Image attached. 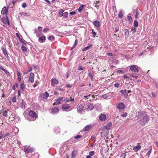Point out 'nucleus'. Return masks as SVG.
<instances>
[{
  "instance_id": "nucleus-1",
  "label": "nucleus",
  "mask_w": 158,
  "mask_h": 158,
  "mask_svg": "<svg viewBox=\"0 0 158 158\" xmlns=\"http://www.w3.org/2000/svg\"><path fill=\"white\" fill-rule=\"evenodd\" d=\"M138 118L139 120V124L142 125H144L149 120V116L143 112H138Z\"/></svg>"
},
{
  "instance_id": "nucleus-2",
  "label": "nucleus",
  "mask_w": 158,
  "mask_h": 158,
  "mask_svg": "<svg viewBox=\"0 0 158 158\" xmlns=\"http://www.w3.org/2000/svg\"><path fill=\"white\" fill-rule=\"evenodd\" d=\"M29 117L27 118V119L30 121H34L37 118V114L33 110H31L29 112Z\"/></svg>"
},
{
  "instance_id": "nucleus-3",
  "label": "nucleus",
  "mask_w": 158,
  "mask_h": 158,
  "mask_svg": "<svg viewBox=\"0 0 158 158\" xmlns=\"http://www.w3.org/2000/svg\"><path fill=\"white\" fill-rule=\"evenodd\" d=\"M64 10L62 9H61L58 11V15L60 17L63 16L64 18H67L68 16L69 13L67 12H64Z\"/></svg>"
},
{
  "instance_id": "nucleus-4",
  "label": "nucleus",
  "mask_w": 158,
  "mask_h": 158,
  "mask_svg": "<svg viewBox=\"0 0 158 158\" xmlns=\"http://www.w3.org/2000/svg\"><path fill=\"white\" fill-rule=\"evenodd\" d=\"M64 97H60L58 98L56 100L55 102L53 104V105H58L60 104L61 102L63 101Z\"/></svg>"
},
{
  "instance_id": "nucleus-5",
  "label": "nucleus",
  "mask_w": 158,
  "mask_h": 158,
  "mask_svg": "<svg viewBox=\"0 0 158 158\" xmlns=\"http://www.w3.org/2000/svg\"><path fill=\"white\" fill-rule=\"evenodd\" d=\"M117 108L120 110H124L125 108V106L123 103L121 102L118 104L117 106Z\"/></svg>"
},
{
  "instance_id": "nucleus-6",
  "label": "nucleus",
  "mask_w": 158,
  "mask_h": 158,
  "mask_svg": "<svg viewBox=\"0 0 158 158\" xmlns=\"http://www.w3.org/2000/svg\"><path fill=\"white\" fill-rule=\"evenodd\" d=\"M70 106L67 104H63L62 106V110L64 111H68V110L70 109Z\"/></svg>"
},
{
  "instance_id": "nucleus-7",
  "label": "nucleus",
  "mask_w": 158,
  "mask_h": 158,
  "mask_svg": "<svg viewBox=\"0 0 158 158\" xmlns=\"http://www.w3.org/2000/svg\"><path fill=\"white\" fill-rule=\"evenodd\" d=\"M120 92L121 95L124 97L127 98L128 96V94H127V90H121Z\"/></svg>"
},
{
  "instance_id": "nucleus-8",
  "label": "nucleus",
  "mask_w": 158,
  "mask_h": 158,
  "mask_svg": "<svg viewBox=\"0 0 158 158\" xmlns=\"http://www.w3.org/2000/svg\"><path fill=\"white\" fill-rule=\"evenodd\" d=\"M2 21L5 24L8 25L10 24L9 20L7 17H3L2 18Z\"/></svg>"
},
{
  "instance_id": "nucleus-9",
  "label": "nucleus",
  "mask_w": 158,
  "mask_h": 158,
  "mask_svg": "<svg viewBox=\"0 0 158 158\" xmlns=\"http://www.w3.org/2000/svg\"><path fill=\"white\" fill-rule=\"evenodd\" d=\"M29 80L30 82L33 83L34 82V73H31L29 77Z\"/></svg>"
},
{
  "instance_id": "nucleus-10",
  "label": "nucleus",
  "mask_w": 158,
  "mask_h": 158,
  "mask_svg": "<svg viewBox=\"0 0 158 158\" xmlns=\"http://www.w3.org/2000/svg\"><path fill=\"white\" fill-rule=\"evenodd\" d=\"M130 70L132 72L135 73H137L139 71L138 69L136 67L135 65H133L131 66Z\"/></svg>"
},
{
  "instance_id": "nucleus-11",
  "label": "nucleus",
  "mask_w": 158,
  "mask_h": 158,
  "mask_svg": "<svg viewBox=\"0 0 158 158\" xmlns=\"http://www.w3.org/2000/svg\"><path fill=\"white\" fill-rule=\"evenodd\" d=\"M108 133V131L107 130H105L102 128V130L101 132V134L102 136H103L104 137H106Z\"/></svg>"
},
{
  "instance_id": "nucleus-12",
  "label": "nucleus",
  "mask_w": 158,
  "mask_h": 158,
  "mask_svg": "<svg viewBox=\"0 0 158 158\" xmlns=\"http://www.w3.org/2000/svg\"><path fill=\"white\" fill-rule=\"evenodd\" d=\"M16 35L17 36V37L19 38V40H20V42L23 44H26V43L27 42L23 38H21L20 37V35H19V34L16 33Z\"/></svg>"
},
{
  "instance_id": "nucleus-13",
  "label": "nucleus",
  "mask_w": 158,
  "mask_h": 158,
  "mask_svg": "<svg viewBox=\"0 0 158 158\" xmlns=\"http://www.w3.org/2000/svg\"><path fill=\"white\" fill-rule=\"evenodd\" d=\"M59 109L56 107H54L52 108L51 110V112L53 114H57L59 112Z\"/></svg>"
},
{
  "instance_id": "nucleus-14",
  "label": "nucleus",
  "mask_w": 158,
  "mask_h": 158,
  "mask_svg": "<svg viewBox=\"0 0 158 158\" xmlns=\"http://www.w3.org/2000/svg\"><path fill=\"white\" fill-rule=\"evenodd\" d=\"M71 99H69L68 98H64L63 99V101L65 102H73L74 101L73 98L71 99V98L70 97Z\"/></svg>"
},
{
  "instance_id": "nucleus-15",
  "label": "nucleus",
  "mask_w": 158,
  "mask_h": 158,
  "mask_svg": "<svg viewBox=\"0 0 158 158\" xmlns=\"http://www.w3.org/2000/svg\"><path fill=\"white\" fill-rule=\"evenodd\" d=\"M84 106L82 105H80L78 106L77 110L78 113H81L83 110Z\"/></svg>"
},
{
  "instance_id": "nucleus-16",
  "label": "nucleus",
  "mask_w": 158,
  "mask_h": 158,
  "mask_svg": "<svg viewBox=\"0 0 158 158\" xmlns=\"http://www.w3.org/2000/svg\"><path fill=\"white\" fill-rule=\"evenodd\" d=\"M59 83L58 81L56 79H51V85L54 86L55 84H57Z\"/></svg>"
},
{
  "instance_id": "nucleus-17",
  "label": "nucleus",
  "mask_w": 158,
  "mask_h": 158,
  "mask_svg": "<svg viewBox=\"0 0 158 158\" xmlns=\"http://www.w3.org/2000/svg\"><path fill=\"white\" fill-rule=\"evenodd\" d=\"M106 116L105 115L102 114L99 117V119L102 121H105L106 120Z\"/></svg>"
},
{
  "instance_id": "nucleus-18",
  "label": "nucleus",
  "mask_w": 158,
  "mask_h": 158,
  "mask_svg": "<svg viewBox=\"0 0 158 158\" xmlns=\"http://www.w3.org/2000/svg\"><path fill=\"white\" fill-rule=\"evenodd\" d=\"M94 108L93 104L92 103H89L88 105V108H87V110L88 111L91 110Z\"/></svg>"
},
{
  "instance_id": "nucleus-19",
  "label": "nucleus",
  "mask_w": 158,
  "mask_h": 158,
  "mask_svg": "<svg viewBox=\"0 0 158 158\" xmlns=\"http://www.w3.org/2000/svg\"><path fill=\"white\" fill-rule=\"evenodd\" d=\"M0 70H2L3 71L6 75H7V76H10V73L7 70L5 69L2 66H0Z\"/></svg>"
},
{
  "instance_id": "nucleus-20",
  "label": "nucleus",
  "mask_w": 158,
  "mask_h": 158,
  "mask_svg": "<svg viewBox=\"0 0 158 158\" xmlns=\"http://www.w3.org/2000/svg\"><path fill=\"white\" fill-rule=\"evenodd\" d=\"M2 51L5 56L8 59H9L10 58L8 55V52L6 49V48H3L2 49Z\"/></svg>"
},
{
  "instance_id": "nucleus-21",
  "label": "nucleus",
  "mask_w": 158,
  "mask_h": 158,
  "mask_svg": "<svg viewBox=\"0 0 158 158\" xmlns=\"http://www.w3.org/2000/svg\"><path fill=\"white\" fill-rule=\"evenodd\" d=\"M8 8H6L5 6L3 7L1 13L2 15H5L8 12Z\"/></svg>"
},
{
  "instance_id": "nucleus-22",
  "label": "nucleus",
  "mask_w": 158,
  "mask_h": 158,
  "mask_svg": "<svg viewBox=\"0 0 158 158\" xmlns=\"http://www.w3.org/2000/svg\"><path fill=\"white\" fill-rule=\"evenodd\" d=\"M100 5V2L99 1H95L93 3L94 6L98 9L99 8V6Z\"/></svg>"
},
{
  "instance_id": "nucleus-23",
  "label": "nucleus",
  "mask_w": 158,
  "mask_h": 158,
  "mask_svg": "<svg viewBox=\"0 0 158 158\" xmlns=\"http://www.w3.org/2000/svg\"><path fill=\"white\" fill-rule=\"evenodd\" d=\"M46 37L43 35L39 38V41L40 43H43L44 42L45 40Z\"/></svg>"
},
{
  "instance_id": "nucleus-24",
  "label": "nucleus",
  "mask_w": 158,
  "mask_h": 158,
  "mask_svg": "<svg viewBox=\"0 0 158 158\" xmlns=\"http://www.w3.org/2000/svg\"><path fill=\"white\" fill-rule=\"evenodd\" d=\"M91 127V125H88L85 126L83 129L84 131H89Z\"/></svg>"
},
{
  "instance_id": "nucleus-25",
  "label": "nucleus",
  "mask_w": 158,
  "mask_h": 158,
  "mask_svg": "<svg viewBox=\"0 0 158 158\" xmlns=\"http://www.w3.org/2000/svg\"><path fill=\"white\" fill-rule=\"evenodd\" d=\"M93 24L97 28H98L100 26V22L98 21L95 20L93 22Z\"/></svg>"
},
{
  "instance_id": "nucleus-26",
  "label": "nucleus",
  "mask_w": 158,
  "mask_h": 158,
  "mask_svg": "<svg viewBox=\"0 0 158 158\" xmlns=\"http://www.w3.org/2000/svg\"><path fill=\"white\" fill-rule=\"evenodd\" d=\"M24 151L26 153H29L32 152L31 148L29 147L24 148Z\"/></svg>"
},
{
  "instance_id": "nucleus-27",
  "label": "nucleus",
  "mask_w": 158,
  "mask_h": 158,
  "mask_svg": "<svg viewBox=\"0 0 158 158\" xmlns=\"http://www.w3.org/2000/svg\"><path fill=\"white\" fill-rule=\"evenodd\" d=\"M141 148V147L140 145H138L134 147L133 148V149L135 152H137L138 150H140Z\"/></svg>"
},
{
  "instance_id": "nucleus-28",
  "label": "nucleus",
  "mask_w": 158,
  "mask_h": 158,
  "mask_svg": "<svg viewBox=\"0 0 158 158\" xmlns=\"http://www.w3.org/2000/svg\"><path fill=\"white\" fill-rule=\"evenodd\" d=\"M39 97L41 100H44V99H46L44 94H40Z\"/></svg>"
},
{
  "instance_id": "nucleus-29",
  "label": "nucleus",
  "mask_w": 158,
  "mask_h": 158,
  "mask_svg": "<svg viewBox=\"0 0 158 158\" xmlns=\"http://www.w3.org/2000/svg\"><path fill=\"white\" fill-rule=\"evenodd\" d=\"M18 78L19 81L20 82L21 81V73L19 72H18L17 73Z\"/></svg>"
},
{
  "instance_id": "nucleus-30",
  "label": "nucleus",
  "mask_w": 158,
  "mask_h": 158,
  "mask_svg": "<svg viewBox=\"0 0 158 158\" xmlns=\"http://www.w3.org/2000/svg\"><path fill=\"white\" fill-rule=\"evenodd\" d=\"M150 149L148 151L147 153L146 154V156H148V157H149V156L151 152V151L152 150V147L151 146Z\"/></svg>"
},
{
  "instance_id": "nucleus-31",
  "label": "nucleus",
  "mask_w": 158,
  "mask_h": 158,
  "mask_svg": "<svg viewBox=\"0 0 158 158\" xmlns=\"http://www.w3.org/2000/svg\"><path fill=\"white\" fill-rule=\"evenodd\" d=\"M26 103L24 101H23L22 102L21 108L23 109L25 108Z\"/></svg>"
},
{
  "instance_id": "nucleus-32",
  "label": "nucleus",
  "mask_w": 158,
  "mask_h": 158,
  "mask_svg": "<svg viewBox=\"0 0 158 158\" xmlns=\"http://www.w3.org/2000/svg\"><path fill=\"white\" fill-rule=\"evenodd\" d=\"M102 128L105 130L106 129L108 131V130L110 129V127H109L107 124H106V126H104Z\"/></svg>"
},
{
  "instance_id": "nucleus-33",
  "label": "nucleus",
  "mask_w": 158,
  "mask_h": 158,
  "mask_svg": "<svg viewBox=\"0 0 158 158\" xmlns=\"http://www.w3.org/2000/svg\"><path fill=\"white\" fill-rule=\"evenodd\" d=\"M22 50L23 51L25 52L27 50V48L24 45H22L21 46Z\"/></svg>"
},
{
  "instance_id": "nucleus-34",
  "label": "nucleus",
  "mask_w": 158,
  "mask_h": 158,
  "mask_svg": "<svg viewBox=\"0 0 158 158\" xmlns=\"http://www.w3.org/2000/svg\"><path fill=\"white\" fill-rule=\"evenodd\" d=\"M77 40L76 39L74 43L73 44V46L71 48V50L73 49V48H74L76 46V45L77 44Z\"/></svg>"
},
{
  "instance_id": "nucleus-35",
  "label": "nucleus",
  "mask_w": 158,
  "mask_h": 158,
  "mask_svg": "<svg viewBox=\"0 0 158 158\" xmlns=\"http://www.w3.org/2000/svg\"><path fill=\"white\" fill-rule=\"evenodd\" d=\"M25 85H24V83H22L20 84V89L22 90H24V88L25 87Z\"/></svg>"
},
{
  "instance_id": "nucleus-36",
  "label": "nucleus",
  "mask_w": 158,
  "mask_h": 158,
  "mask_svg": "<svg viewBox=\"0 0 158 158\" xmlns=\"http://www.w3.org/2000/svg\"><path fill=\"white\" fill-rule=\"evenodd\" d=\"M35 33H36V35L37 37H39V36L40 35V33L41 32V31H40V32L38 31H37V29H36L35 30Z\"/></svg>"
},
{
  "instance_id": "nucleus-37",
  "label": "nucleus",
  "mask_w": 158,
  "mask_h": 158,
  "mask_svg": "<svg viewBox=\"0 0 158 158\" xmlns=\"http://www.w3.org/2000/svg\"><path fill=\"white\" fill-rule=\"evenodd\" d=\"M106 95L107 99H110L112 98V94L110 93H108Z\"/></svg>"
},
{
  "instance_id": "nucleus-38",
  "label": "nucleus",
  "mask_w": 158,
  "mask_h": 158,
  "mask_svg": "<svg viewBox=\"0 0 158 158\" xmlns=\"http://www.w3.org/2000/svg\"><path fill=\"white\" fill-rule=\"evenodd\" d=\"M91 46V45L88 46L87 47L84 48H83L82 49V51H83L84 52V51H86L87 50H88L89 49V48H90Z\"/></svg>"
},
{
  "instance_id": "nucleus-39",
  "label": "nucleus",
  "mask_w": 158,
  "mask_h": 158,
  "mask_svg": "<svg viewBox=\"0 0 158 158\" xmlns=\"http://www.w3.org/2000/svg\"><path fill=\"white\" fill-rule=\"evenodd\" d=\"M83 5H81V6L79 7V8L78 9V11L79 12L81 13V11H82L83 8Z\"/></svg>"
},
{
  "instance_id": "nucleus-40",
  "label": "nucleus",
  "mask_w": 158,
  "mask_h": 158,
  "mask_svg": "<svg viewBox=\"0 0 158 158\" xmlns=\"http://www.w3.org/2000/svg\"><path fill=\"white\" fill-rule=\"evenodd\" d=\"M123 31L124 32L125 35L128 36L129 35L128 30L127 29H125Z\"/></svg>"
},
{
  "instance_id": "nucleus-41",
  "label": "nucleus",
  "mask_w": 158,
  "mask_h": 158,
  "mask_svg": "<svg viewBox=\"0 0 158 158\" xmlns=\"http://www.w3.org/2000/svg\"><path fill=\"white\" fill-rule=\"evenodd\" d=\"M117 73L119 74H123L125 72L123 70H119L117 71Z\"/></svg>"
},
{
  "instance_id": "nucleus-42",
  "label": "nucleus",
  "mask_w": 158,
  "mask_h": 158,
  "mask_svg": "<svg viewBox=\"0 0 158 158\" xmlns=\"http://www.w3.org/2000/svg\"><path fill=\"white\" fill-rule=\"evenodd\" d=\"M82 137V136L81 135H77L76 136H75L74 137V138L75 139H78L79 138H81Z\"/></svg>"
},
{
  "instance_id": "nucleus-43",
  "label": "nucleus",
  "mask_w": 158,
  "mask_h": 158,
  "mask_svg": "<svg viewBox=\"0 0 158 158\" xmlns=\"http://www.w3.org/2000/svg\"><path fill=\"white\" fill-rule=\"evenodd\" d=\"M134 25L135 27H137L138 25V23L136 20H135L134 22Z\"/></svg>"
},
{
  "instance_id": "nucleus-44",
  "label": "nucleus",
  "mask_w": 158,
  "mask_h": 158,
  "mask_svg": "<svg viewBox=\"0 0 158 158\" xmlns=\"http://www.w3.org/2000/svg\"><path fill=\"white\" fill-rule=\"evenodd\" d=\"M123 15L122 13V12L121 11H120L118 14V16L120 18H122L123 16Z\"/></svg>"
},
{
  "instance_id": "nucleus-45",
  "label": "nucleus",
  "mask_w": 158,
  "mask_h": 158,
  "mask_svg": "<svg viewBox=\"0 0 158 158\" xmlns=\"http://www.w3.org/2000/svg\"><path fill=\"white\" fill-rule=\"evenodd\" d=\"M12 101L14 103L15 102H16V98L15 96H14L12 98Z\"/></svg>"
},
{
  "instance_id": "nucleus-46",
  "label": "nucleus",
  "mask_w": 158,
  "mask_h": 158,
  "mask_svg": "<svg viewBox=\"0 0 158 158\" xmlns=\"http://www.w3.org/2000/svg\"><path fill=\"white\" fill-rule=\"evenodd\" d=\"M92 34L93 35V36L95 37V35L97 34L96 32H95L94 31V30L93 29H92V32H91Z\"/></svg>"
},
{
  "instance_id": "nucleus-47",
  "label": "nucleus",
  "mask_w": 158,
  "mask_h": 158,
  "mask_svg": "<svg viewBox=\"0 0 158 158\" xmlns=\"http://www.w3.org/2000/svg\"><path fill=\"white\" fill-rule=\"evenodd\" d=\"M3 115L5 117H6L7 116V112L6 111H3L2 113Z\"/></svg>"
},
{
  "instance_id": "nucleus-48",
  "label": "nucleus",
  "mask_w": 158,
  "mask_h": 158,
  "mask_svg": "<svg viewBox=\"0 0 158 158\" xmlns=\"http://www.w3.org/2000/svg\"><path fill=\"white\" fill-rule=\"evenodd\" d=\"M127 114V113L126 112L123 113L121 114V116L123 117H125Z\"/></svg>"
},
{
  "instance_id": "nucleus-49",
  "label": "nucleus",
  "mask_w": 158,
  "mask_h": 158,
  "mask_svg": "<svg viewBox=\"0 0 158 158\" xmlns=\"http://www.w3.org/2000/svg\"><path fill=\"white\" fill-rule=\"evenodd\" d=\"M94 153V151H90L89 152V156H93Z\"/></svg>"
},
{
  "instance_id": "nucleus-50",
  "label": "nucleus",
  "mask_w": 158,
  "mask_h": 158,
  "mask_svg": "<svg viewBox=\"0 0 158 158\" xmlns=\"http://www.w3.org/2000/svg\"><path fill=\"white\" fill-rule=\"evenodd\" d=\"M10 135V134L8 133H5L4 135H3V138H5L7 136H9Z\"/></svg>"
},
{
  "instance_id": "nucleus-51",
  "label": "nucleus",
  "mask_w": 158,
  "mask_h": 158,
  "mask_svg": "<svg viewBox=\"0 0 158 158\" xmlns=\"http://www.w3.org/2000/svg\"><path fill=\"white\" fill-rule=\"evenodd\" d=\"M49 31V28H44L43 30V31L45 33Z\"/></svg>"
},
{
  "instance_id": "nucleus-52",
  "label": "nucleus",
  "mask_w": 158,
  "mask_h": 158,
  "mask_svg": "<svg viewBox=\"0 0 158 158\" xmlns=\"http://www.w3.org/2000/svg\"><path fill=\"white\" fill-rule=\"evenodd\" d=\"M19 14L21 16H25L27 14L26 13H24V12H21L19 13Z\"/></svg>"
},
{
  "instance_id": "nucleus-53",
  "label": "nucleus",
  "mask_w": 158,
  "mask_h": 158,
  "mask_svg": "<svg viewBox=\"0 0 158 158\" xmlns=\"http://www.w3.org/2000/svg\"><path fill=\"white\" fill-rule=\"evenodd\" d=\"M45 95V97L46 98H48L49 96V94L47 92H45V93L44 94Z\"/></svg>"
},
{
  "instance_id": "nucleus-54",
  "label": "nucleus",
  "mask_w": 158,
  "mask_h": 158,
  "mask_svg": "<svg viewBox=\"0 0 158 158\" xmlns=\"http://www.w3.org/2000/svg\"><path fill=\"white\" fill-rule=\"evenodd\" d=\"M52 38L53 40L55 39V37L52 36H48V39L49 40H51Z\"/></svg>"
},
{
  "instance_id": "nucleus-55",
  "label": "nucleus",
  "mask_w": 158,
  "mask_h": 158,
  "mask_svg": "<svg viewBox=\"0 0 158 158\" xmlns=\"http://www.w3.org/2000/svg\"><path fill=\"white\" fill-rule=\"evenodd\" d=\"M22 6L23 8H25L27 6V5L25 3H24L22 4Z\"/></svg>"
},
{
  "instance_id": "nucleus-56",
  "label": "nucleus",
  "mask_w": 158,
  "mask_h": 158,
  "mask_svg": "<svg viewBox=\"0 0 158 158\" xmlns=\"http://www.w3.org/2000/svg\"><path fill=\"white\" fill-rule=\"evenodd\" d=\"M138 15H139V12L137 10L136 11V13H135V17L136 19H137L138 16Z\"/></svg>"
},
{
  "instance_id": "nucleus-57",
  "label": "nucleus",
  "mask_w": 158,
  "mask_h": 158,
  "mask_svg": "<svg viewBox=\"0 0 158 158\" xmlns=\"http://www.w3.org/2000/svg\"><path fill=\"white\" fill-rule=\"evenodd\" d=\"M136 29L134 28H133L131 30V31L132 32V33H134L136 31Z\"/></svg>"
},
{
  "instance_id": "nucleus-58",
  "label": "nucleus",
  "mask_w": 158,
  "mask_h": 158,
  "mask_svg": "<svg viewBox=\"0 0 158 158\" xmlns=\"http://www.w3.org/2000/svg\"><path fill=\"white\" fill-rule=\"evenodd\" d=\"M120 85L119 83H116L114 84V86L116 88H118Z\"/></svg>"
},
{
  "instance_id": "nucleus-59",
  "label": "nucleus",
  "mask_w": 158,
  "mask_h": 158,
  "mask_svg": "<svg viewBox=\"0 0 158 158\" xmlns=\"http://www.w3.org/2000/svg\"><path fill=\"white\" fill-rule=\"evenodd\" d=\"M69 14L71 15H74L76 14V12L75 11H72L70 12Z\"/></svg>"
},
{
  "instance_id": "nucleus-60",
  "label": "nucleus",
  "mask_w": 158,
  "mask_h": 158,
  "mask_svg": "<svg viewBox=\"0 0 158 158\" xmlns=\"http://www.w3.org/2000/svg\"><path fill=\"white\" fill-rule=\"evenodd\" d=\"M102 97L105 99H108L106 94H105L104 95H102Z\"/></svg>"
},
{
  "instance_id": "nucleus-61",
  "label": "nucleus",
  "mask_w": 158,
  "mask_h": 158,
  "mask_svg": "<svg viewBox=\"0 0 158 158\" xmlns=\"http://www.w3.org/2000/svg\"><path fill=\"white\" fill-rule=\"evenodd\" d=\"M127 19L128 20L130 21L132 20V17L130 16H129V15H128L127 16Z\"/></svg>"
},
{
  "instance_id": "nucleus-62",
  "label": "nucleus",
  "mask_w": 158,
  "mask_h": 158,
  "mask_svg": "<svg viewBox=\"0 0 158 158\" xmlns=\"http://www.w3.org/2000/svg\"><path fill=\"white\" fill-rule=\"evenodd\" d=\"M127 155L126 153H122L121 156V157H125Z\"/></svg>"
},
{
  "instance_id": "nucleus-63",
  "label": "nucleus",
  "mask_w": 158,
  "mask_h": 158,
  "mask_svg": "<svg viewBox=\"0 0 158 158\" xmlns=\"http://www.w3.org/2000/svg\"><path fill=\"white\" fill-rule=\"evenodd\" d=\"M35 83H36V84H35L33 86L34 88L35 87L37 86V85L38 84L39 82L36 81Z\"/></svg>"
},
{
  "instance_id": "nucleus-64",
  "label": "nucleus",
  "mask_w": 158,
  "mask_h": 158,
  "mask_svg": "<svg viewBox=\"0 0 158 158\" xmlns=\"http://www.w3.org/2000/svg\"><path fill=\"white\" fill-rule=\"evenodd\" d=\"M72 85H71L69 84H68L66 85V87L67 88H71L72 87Z\"/></svg>"
}]
</instances>
